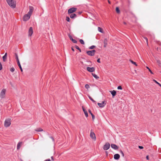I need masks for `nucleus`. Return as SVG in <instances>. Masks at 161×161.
<instances>
[{"mask_svg": "<svg viewBox=\"0 0 161 161\" xmlns=\"http://www.w3.org/2000/svg\"><path fill=\"white\" fill-rule=\"evenodd\" d=\"M85 87L86 89H87V90H88V89L90 87L89 85L88 84H86L85 85Z\"/></svg>", "mask_w": 161, "mask_h": 161, "instance_id": "cd10ccee", "label": "nucleus"}, {"mask_svg": "<svg viewBox=\"0 0 161 161\" xmlns=\"http://www.w3.org/2000/svg\"><path fill=\"white\" fill-rule=\"evenodd\" d=\"M153 81L155 82L156 84H158L160 87H161V85L157 81L154 79L153 80Z\"/></svg>", "mask_w": 161, "mask_h": 161, "instance_id": "393cba45", "label": "nucleus"}, {"mask_svg": "<svg viewBox=\"0 0 161 161\" xmlns=\"http://www.w3.org/2000/svg\"><path fill=\"white\" fill-rule=\"evenodd\" d=\"M88 97H89V98L91 100H92V99H93V98H92V97H91L90 96L88 95Z\"/></svg>", "mask_w": 161, "mask_h": 161, "instance_id": "c03bdc74", "label": "nucleus"}, {"mask_svg": "<svg viewBox=\"0 0 161 161\" xmlns=\"http://www.w3.org/2000/svg\"><path fill=\"white\" fill-rule=\"evenodd\" d=\"M97 62H98V63H100V58H98L97 59Z\"/></svg>", "mask_w": 161, "mask_h": 161, "instance_id": "a18cd8bd", "label": "nucleus"}, {"mask_svg": "<svg viewBox=\"0 0 161 161\" xmlns=\"http://www.w3.org/2000/svg\"><path fill=\"white\" fill-rule=\"evenodd\" d=\"M22 144V142H19L17 145V149H19L21 147V145Z\"/></svg>", "mask_w": 161, "mask_h": 161, "instance_id": "a211bd4d", "label": "nucleus"}, {"mask_svg": "<svg viewBox=\"0 0 161 161\" xmlns=\"http://www.w3.org/2000/svg\"><path fill=\"white\" fill-rule=\"evenodd\" d=\"M98 105L100 108L103 107L106 104V103L104 101H103L101 103H97Z\"/></svg>", "mask_w": 161, "mask_h": 161, "instance_id": "9d476101", "label": "nucleus"}, {"mask_svg": "<svg viewBox=\"0 0 161 161\" xmlns=\"http://www.w3.org/2000/svg\"><path fill=\"white\" fill-rule=\"evenodd\" d=\"M91 115L92 116V119L93 120L95 119V116L92 114H91Z\"/></svg>", "mask_w": 161, "mask_h": 161, "instance_id": "58836bf2", "label": "nucleus"}, {"mask_svg": "<svg viewBox=\"0 0 161 161\" xmlns=\"http://www.w3.org/2000/svg\"><path fill=\"white\" fill-rule=\"evenodd\" d=\"M77 9L76 8H69L68 10V14H70L75 12L77 10Z\"/></svg>", "mask_w": 161, "mask_h": 161, "instance_id": "39448f33", "label": "nucleus"}, {"mask_svg": "<svg viewBox=\"0 0 161 161\" xmlns=\"http://www.w3.org/2000/svg\"><path fill=\"white\" fill-rule=\"evenodd\" d=\"M110 146V144L108 142H107L104 146L103 149L104 150H108Z\"/></svg>", "mask_w": 161, "mask_h": 161, "instance_id": "6e6552de", "label": "nucleus"}, {"mask_svg": "<svg viewBox=\"0 0 161 161\" xmlns=\"http://www.w3.org/2000/svg\"><path fill=\"white\" fill-rule=\"evenodd\" d=\"M70 18L72 19L76 17V15L75 14H71L70 15Z\"/></svg>", "mask_w": 161, "mask_h": 161, "instance_id": "6ab92c4d", "label": "nucleus"}, {"mask_svg": "<svg viewBox=\"0 0 161 161\" xmlns=\"http://www.w3.org/2000/svg\"><path fill=\"white\" fill-rule=\"evenodd\" d=\"M157 63L158 64L159 66L161 67V62L159 60H157Z\"/></svg>", "mask_w": 161, "mask_h": 161, "instance_id": "bb28decb", "label": "nucleus"}, {"mask_svg": "<svg viewBox=\"0 0 161 161\" xmlns=\"http://www.w3.org/2000/svg\"><path fill=\"white\" fill-rule=\"evenodd\" d=\"M4 56H5V57H7V53H6Z\"/></svg>", "mask_w": 161, "mask_h": 161, "instance_id": "603ef678", "label": "nucleus"}, {"mask_svg": "<svg viewBox=\"0 0 161 161\" xmlns=\"http://www.w3.org/2000/svg\"><path fill=\"white\" fill-rule=\"evenodd\" d=\"M108 2L110 4L111 3L109 0H108Z\"/></svg>", "mask_w": 161, "mask_h": 161, "instance_id": "4d7b16f0", "label": "nucleus"}, {"mask_svg": "<svg viewBox=\"0 0 161 161\" xmlns=\"http://www.w3.org/2000/svg\"><path fill=\"white\" fill-rule=\"evenodd\" d=\"M75 48L78 50L80 49V48L77 46H75Z\"/></svg>", "mask_w": 161, "mask_h": 161, "instance_id": "79ce46f5", "label": "nucleus"}, {"mask_svg": "<svg viewBox=\"0 0 161 161\" xmlns=\"http://www.w3.org/2000/svg\"><path fill=\"white\" fill-rule=\"evenodd\" d=\"M143 38L146 40L147 42V45H148V39L146 37H143Z\"/></svg>", "mask_w": 161, "mask_h": 161, "instance_id": "f704fd0d", "label": "nucleus"}, {"mask_svg": "<svg viewBox=\"0 0 161 161\" xmlns=\"http://www.w3.org/2000/svg\"><path fill=\"white\" fill-rule=\"evenodd\" d=\"M116 12L118 13H120V10L119 9V8L118 7H117L116 8Z\"/></svg>", "mask_w": 161, "mask_h": 161, "instance_id": "b1692460", "label": "nucleus"}, {"mask_svg": "<svg viewBox=\"0 0 161 161\" xmlns=\"http://www.w3.org/2000/svg\"><path fill=\"white\" fill-rule=\"evenodd\" d=\"M16 58H17V59L18 65L19 66V68L20 69L21 71L22 72L23 71V69H22L21 66L20 65V63H19V59H18V57L17 56H16Z\"/></svg>", "mask_w": 161, "mask_h": 161, "instance_id": "ddd939ff", "label": "nucleus"}, {"mask_svg": "<svg viewBox=\"0 0 161 161\" xmlns=\"http://www.w3.org/2000/svg\"><path fill=\"white\" fill-rule=\"evenodd\" d=\"M50 138L52 139V141L53 142L54 141V139H53V138L52 137V136H50Z\"/></svg>", "mask_w": 161, "mask_h": 161, "instance_id": "09e8293b", "label": "nucleus"}, {"mask_svg": "<svg viewBox=\"0 0 161 161\" xmlns=\"http://www.w3.org/2000/svg\"><path fill=\"white\" fill-rule=\"evenodd\" d=\"M87 70L91 72H94L95 70V68L94 67H87L86 68Z\"/></svg>", "mask_w": 161, "mask_h": 161, "instance_id": "9b49d317", "label": "nucleus"}, {"mask_svg": "<svg viewBox=\"0 0 161 161\" xmlns=\"http://www.w3.org/2000/svg\"><path fill=\"white\" fill-rule=\"evenodd\" d=\"M146 158L147 160H149V157H148V155H147V156H146Z\"/></svg>", "mask_w": 161, "mask_h": 161, "instance_id": "3c124183", "label": "nucleus"}, {"mask_svg": "<svg viewBox=\"0 0 161 161\" xmlns=\"http://www.w3.org/2000/svg\"><path fill=\"white\" fill-rule=\"evenodd\" d=\"M92 75L96 79H98L99 77L98 76L96 75L94 73H92Z\"/></svg>", "mask_w": 161, "mask_h": 161, "instance_id": "4be33fe9", "label": "nucleus"}, {"mask_svg": "<svg viewBox=\"0 0 161 161\" xmlns=\"http://www.w3.org/2000/svg\"><path fill=\"white\" fill-rule=\"evenodd\" d=\"M80 42L81 44H84L85 43L84 41L82 39H80Z\"/></svg>", "mask_w": 161, "mask_h": 161, "instance_id": "c85d7f7f", "label": "nucleus"}, {"mask_svg": "<svg viewBox=\"0 0 161 161\" xmlns=\"http://www.w3.org/2000/svg\"><path fill=\"white\" fill-rule=\"evenodd\" d=\"M35 130L38 132L42 131H43V130L41 128H37Z\"/></svg>", "mask_w": 161, "mask_h": 161, "instance_id": "412c9836", "label": "nucleus"}, {"mask_svg": "<svg viewBox=\"0 0 161 161\" xmlns=\"http://www.w3.org/2000/svg\"><path fill=\"white\" fill-rule=\"evenodd\" d=\"M33 33V29L32 27H30L28 33V36H31L32 35Z\"/></svg>", "mask_w": 161, "mask_h": 161, "instance_id": "1a4fd4ad", "label": "nucleus"}, {"mask_svg": "<svg viewBox=\"0 0 161 161\" xmlns=\"http://www.w3.org/2000/svg\"><path fill=\"white\" fill-rule=\"evenodd\" d=\"M118 89L119 90H122V87L121 86H119L117 87Z\"/></svg>", "mask_w": 161, "mask_h": 161, "instance_id": "4c0bfd02", "label": "nucleus"}, {"mask_svg": "<svg viewBox=\"0 0 161 161\" xmlns=\"http://www.w3.org/2000/svg\"><path fill=\"white\" fill-rule=\"evenodd\" d=\"M66 21H67L68 22H69V21H70V19L67 16L66 17Z\"/></svg>", "mask_w": 161, "mask_h": 161, "instance_id": "473e14b6", "label": "nucleus"}, {"mask_svg": "<svg viewBox=\"0 0 161 161\" xmlns=\"http://www.w3.org/2000/svg\"><path fill=\"white\" fill-rule=\"evenodd\" d=\"M44 161H51V160L50 159H47L45 160Z\"/></svg>", "mask_w": 161, "mask_h": 161, "instance_id": "49530a36", "label": "nucleus"}, {"mask_svg": "<svg viewBox=\"0 0 161 161\" xmlns=\"http://www.w3.org/2000/svg\"><path fill=\"white\" fill-rule=\"evenodd\" d=\"M90 136L91 137L93 140H95L96 139V136L94 132L92 131V130L91 131V133L90 134Z\"/></svg>", "mask_w": 161, "mask_h": 161, "instance_id": "0eeeda50", "label": "nucleus"}, {"mask_svg": "<svg viewBox=\"0 0 161 161\" xmlns=\"http://www.w3.org/2000/svg\"><path fill=\"white\" fill-rule=\"evenodd\" d=\"M96 51L94 50L91 51H88L86 52L87 54L90 56H93L94 55Z\"/></svg>", "mask_w": 161, "mask_h": 161, "instance_id": "423d86ee", "label": "nucleus"}, {"mask_svg": "<svg viewBox=\"0 0 161 161\" xmlns=\"http://www.w3.org/2000/svg\"><path fill=\"white\" fill-rule=\"evenodd\" d=\"M71 49L73 51H74V49L72 47Z\"/></svg>", "mask_w": 161, "mask_h": 161, "instance_id": "5fc2aeb1", "label": "nucleus"}, {"mask_svg": "<svg viewBox=\"0 0 161 161\" xmlns=\"http://www.w3.org/2000/svg\"><path fill=\"white\" fill-rule=\"evenodd\" d=\"M111 146L112 148L115 150H117L118 149V147L114 144H111Z\"/></svg>", "mask_w": 161, "mask_h": 161, "instance_id": "4468645a", "label": "nucleus"}, {"mask_svg": "<svg viewBox=\"0 0 161 161\" xmlns=\"http://www.w3.org/2000/svg\"><path fill=\"white\" fill-rule=\"evenodd\" d=\"M91 101L94 103H96V102L93 99H92Z\"/></svg>", "mask_w": 161, "mask_h": 161, "instance_id": "de8ad7c7", "label": "nucleus"}, {"mask_svg": "<svg viewBox=\"0 0 161 161\" xmlns=\"http://www.w3.org/2000/svg\"><path fill=\"white\" fill-rule=\"evenodd\" d=\"M34 10V8L33 7L30 6L29 7V11L28 13V14L31 15L32 13Z\"/></svg>", "mask_w": 161, "mask_h": 161, "instance_id": "f8f14e48", "label": "nucleus"}, {"mask_svg": "<svg viewBox=\"0 0 161 161\" xmlns=\"http://www.w3.org/2000/svg\"><path fill=\"white\" fill-rule=\"evenodd\" d=\"M78 50H79V51H80V52H81V49L80 48V49H79Z\"/></svg>", "mask_w": 161, "mask_h": 161, "instance_id": "6e6d98bb", "label": "nucleus"}, {"mask_svg": "<svg viewBox=\"0 0 161 161\" xmlns=\"http://www.w3.org/2000/svg\"><path fill=\"white\" fill-rule=\"evenodd\" d=\"M82 108L83 110V111L84 112V113L85 114V116L86 117H88V114L87 113V111L85 109V108L83 107H82Z\"/></svg>", "mask_w": 161, "mask_h": 161, "instance_id": "f3484780", "label": "nucleus"}, {"mask_svg": "<svg viewBox=\"0 0 161 161\" xmlns=\"http://www.w3.org/2000/svg\"><path fill=\"white\" fill-rule=\"evenodd\" d=\"M51 158L52 159V160H53V161H54V158H53V156H52L51 157Z\"/></svg>", "mask_w": 161, "mask_h": 161, "instance_id": "8fccbe9b", "label": "nucleus"}, {"mask_svg": "<svg viewBox=\"0 0 161 161\" xmlns=\"http://www.w3.org/2000/svg\"><path fill=\"white\" fill-rule=\"evenodd\" d=\"M9 6L13 8L16 7V2L14 0H6Z\"/></svg>", "mask_w": 161, "mask_h": 161, "instance_id": "f257e3e1", "label": "nucleus"}, {"mask_svg": "<svg viewBox=\"0 0 161 161\" xmlns=\"http://www.w3.org/2000/svg\"><path fill=\"white\" fill-rule=\"evenodd\" d=\"M69 36L71 40L72 41L73 39V38H72V36H70V35H69Z\"/></svg>", "mask_w": 161, "mask_h": 161, "instance_id": "ea45409f", "label": "nucleus"}, {"mask_svg": "<svg viewBox=\"0 0 161 161\" xmlns=\"http://www.w3.org/2000/svg\"><path fill=\"white\" fill-rule=\"evenodd\" d=\"M146 68L148 69L149 71L150 72V73L152 74H153V72L151 70V69L147 67L146 66Z\"/></svg>", "mask_w": 161, "mask_h": 161, "instance_id": "c756f323", "label": "nucleus"}, {"mask_svg": "<svg viewBox=\"0 0 161 161\" xmlns=\"http://www.w3.org/2000/svg\"><path fill=\"white\" fill-rule=\"evenodd\" d=\"M107 42L108 40L107 39H105L104 40V47H106L107 45Z\"/></svg>", "mask_w": 161, "mask_h": 161, "instance_id": "aec40b11", "label": "nucleus"}, {"mask_svg": "<svg viewBox=\"0 0 161 161\" xmlns=\"http://www.w3.org/2000/svg\"><path fill=\"white\" fill-rule=\"evenodd\" d=\"M95 46H92L89 47V48L90 49H93L95 47Z\"/></svg>", "mask_w": 161, "mask_h": 161, "instance_id": "2f4dec72", "label": "nucleus"}, {"mask_svg": "<svg viewBox=\"0 0 161 161\" xmlns=\"http://www.w3.org/2000/svg\"><path fill=\"white\" fill-rule=\"evenodd\" d=\"M72 41V42L74 43H77V41L75 40V39H73Z\"/></svg>", "mask_w": 161, "mask_h": 161, "instance_id": "e433bc0d", "label": "nucleus"}, {"mask_svg": "<svg viewBox=\"0 0 161 161\" xmlns=\"http://www.w3.org/2000/svg\"><path fill=\"white\" fill-rule=\"evenodd\" d=\"M10 71L12 72H14V68L13 67L11 68L10 69Z\"/></svg>", "mask_w": 161, "mask_h": 161, "instance_id": "72a5a7b5", "label": "nucleus"}, {"mask_svg": "<svg viewBox=\"0 0 161 161\" xmlns=\"http://www.w3.org/2000/svg\"><path fill=\"white\" fill-rule=\"evenodd\" d=\"M2 69V64L1 63H0V70H1Z\"/></svg>", "mask_w": 161, "mask_h": 161, "instance_id": "a19ab883", "label": "nucleus"}, {"mask_svg": "<svg viewBox=\"0 0 161 161\" xmlns=\"http://www.w3.org/2000/svg\"><path fill=\"white\" fill-rule=\"evenodd\" d=\"M89 113L91 114H92L91 112V111L90 110H89Z\"/></svg>", "mask_w": 161, "mask_h": 161, "instance_id": "864d4df0", "label": "nucleus"}, {"mask_svg": "<svg viewBox=\"0 0 161 161\" xmlns=\"http://www.w3.org/2000/svg\"><path fill=\"white\" fill-rule=\"evenodd\" d=\"M6 90L5 89H3L1 91L0 94V97L2 98H3L5 97V92Z\"/></svg>", "mask_w": 161, "mask_h": 161, "instance_id": "20e7f679", "label": "nucleus"}, {"mask_svg": "<svg viewBox=\"0 0 161 161\" xmlns=\"http://www.w3.org/2000/svg\"><path fill=\"white\" fill-rule=\"evenodd\" d=\"M160 73H161V72H160Z\"/></svg>", "mask_w": 161, "mask_h": 161, "instance_id": "bf43d9fd", "label": "nucleus"}, {"mask_svg": "<svg viewBox=\"0 0 161 161\" xmlns=\"http://www.w3.org/2000/svg\"><path fill=\"white\" fill-rule=\"evenodd\" d=\"M98 31H99V32H100L101 33H103V30L101 28H100V27H98Z\"/></svg>", "mask_w": 161, "mask_h": 161, "instance_id": "5701e85b", "label": "nucleus"}, {"mask_svg": "<svg viewBox=\"0 0 161 161\" xmlns=\"http://www.w3.org/2000/svg\"><path fill=\"white\" fill-rule=\"evenodd\" d=\"M31 15L28 13L25 15L23 18V20L25 21H27L30 18Z\"/></svg>", "mask_w": 161, "mask_h": 161, "instance_id": "7ed1b4c3", "label": "nucleus"}, {"mask_svg": "<svg viewBox=\"0 0 161 161\" xmlns=\"http://www.w3.org/2000/svg\"><path fill=\"white\" fill-rule=\"evenodd\" d=\"M120 158V155L118 154H116L114 155V158L116 160Z\"/></svg>", "mask_w": 161, "mask_h": 161, "instance_id": "2eb2a0df", "label": "nucleus"}, {"mask_svg": "<svg viewBox=\"0 0 161 161\" xmlns=\"http://www.w3.org/2000/svg\"><path fill=\"white\" fill-rule=\"evenodd\" d=\"M138 147L140 149H143V147L142 146H139Z\"/></svg>", "mask_w": 161, "mask_h": 161, "instance_id": "37998d69", "label": "nucleus"}, {"mask_svg": "<svg viewBox=\"0 0 161 161\" xmlns=\"http://www.w3.org/2000/svg\"><path fill=\"white\" fill-rule=\"evenodd\" d=\"M11 125L10 119H9L5 120L4 122V126L6 127H9Z\"/></svg>", "mask_w": 161, "mask_h": 161, "instance_id": "f03ea898", "label": "nucleus"}, {"mask_svg": "<svg viewBox=\"0 0 161 161\" xmlns=\"http://www.w3.org/2000/svg\"><path fill=\"white\" fill-rule=\"evenodd\" d=\"M7 57H5L4 56H3V60L4 61H5L6 59H7Z\"/></svg>", "mask_w": 161, "mask_h": 161, "instance_id": "7c9ffc66", "label": "nucleus"}, {"mask_svg": "<svg viewBox=\"0 0 161 161\" xmlns=\"http://www.w3.org/2000/svg\"><path fill=\"white\" fill-rule=\"evenodd\" d=\"M110 92L112 94L113 97L115 96L116 94V92L115 90H113L110 91Z\"/></svg>", "mask_w": 161, "mask_h": 161, "instance_id": "dca6fc26", "label": "nucleus"}, {"mask_svg": "<svg viewBox=\"0 0 161 161\" xmlns=\"http://www.w3.org/2000/svg\"><path fill=\"white\" fill-rule=\"evenodd\" d=\"M124 24L125 25L126 24V23L125 22H124Z\"/></svg>", "mask_w": 161, "mask_h": 161, "instance_id": "13d9d810", "label": "nucleus"}, {"mask_svg": "<svg viewBox=\"0 0 161 161\" xmlns=\"http://www.w3.org/2000/svg\"><path fill=\"white\" fill-rule=\"evenodd\" d=\"M120 152L122 156L123 157H124V154L123 152V151L122 150H120Z\"/></svg>", "mask_w": 161, "mask_h": 161, "instance_id": "c9c22d12", "label": "nucleus"}, {"mask_svg": "<svg viewBox=\"0 0 161 161\" xmlns=\"http://www.w3.org/2000/svg\"><path fill=\"white\" fill-rule=\"evenodd\" d=\"M130 61L132 63V64L135 65L136 66H137V64H136V63L134 62L133 61H132L131 60H130Z\"/></svg>", "mask_w": 161, "mask_h": 161, "instance_id": "a878e982", "label": "nucleus"}]
</instances>
